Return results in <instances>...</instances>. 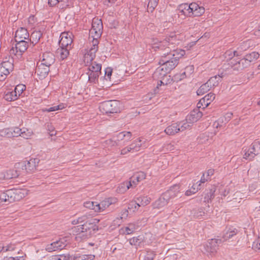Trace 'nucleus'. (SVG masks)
<instances>
[{"label": "nucleus", "mask_w": 260, "mask_h": 260, "mask_svg": "<svg viewBox=\"0 0 260 260\" xmlns=\"http://www.w3.org/2000/svg\"><path fill=\"white\" fill-rule=\"evenodd\" d=\"M103 23L101 19L94 18L92 20V27L89 31L90 38H92L91 46L86 49L85 53V61L89 62L95 57L98 50L99 39L100 38L103 31Z\"/></svg>", "instance_id": "obj_1"}, {"label": "nucleus", "mask_w": 260, "mask_h": 260, "mask_svg": "<svg viewBox=\"0 0 260 260\" xmlns=\"http://www.w3.org/2000/svg\"><path fill=\"white\" fill-rule=\"evenodd\" d=\"M184 37L181 34L171 32L168 34L162 41H159L157 39H152L151 46L154 51L158 50H172L176 45H178L182 41Z\"/></svg>", "instance_id": "obj_2"}, {"label": "nucleus", "mask_w": 260, "mask_h": 260, "mask_svg": "<svg viewBox=\"0 0 260 260\" xmlns=\"http://www.w3.org/2000/svg\"><path fill=\"white\" fill-rule=\"evenodd\" d=\"M98 230V226L95 223L89 221L73 228V232L77 236L76 238H80L83 240L90 238Z\"/></svg>", "instance_id": "obj_3"}, {"label": "nucleus", "mask_w": 260, "mask_h": 260, "mask_svg": "<svg viewBox=\"0 0 260 260\" xmlns=\"http://www.w3.org/2000/svg\"><path fill=\"white\" fill-rule=\"evenodd\" d=\"M27 194V190L25 189H9L0 194V203L9 204L15 201H19Z\"/></svg>", "instance_id": "obj_4"}, {"label": "nucleus", "mask_w": 260, "mask_h": 260, "mask_svg": "<svg viewBox=\"0 0 260 260\" xmlns=\"http://www.w3.org/2000/svg\"><path fill=\"white\" fill-rule=\"evenodd\" d=\"M179 192L177 186L173 187L164 193L152 204L153 208L159 209L166 206L169 200L177 196Z\"/></svg>", "instance_id": "obj_5"}, {"label": "nucleus", "mask_w": 260, "mask_h": 260, "mask_svg": "<svg viewBox=\"0 0 260 260\" xmlns=\"http://www.w3.org/2000/svg\"><path fill=\"white\" fill-rule=\"evenodd\" d=\"M93 58L89 62L85 61V55L84 56V62L86 66H88V71L87 74L88 76V81L90 83H95L98 81V78L101 74L102 65L96 62H92Z\"/></svg>", "instance_id": "obj_6"}, {"label": "nucleus", "mask_w": 260, "mask_h": 260, "mask_svg": "<svg viewBox=\"0 0 260 260\" xmlns=\"http://www.w3.org/2000/svg\"><path fill=\"white\" fill-rule=\"evenodd\" d=\"M100 109L106 114L117 113L120 111V103L116 100L105 101L101 103Z\"/></svg>", "instance_id": "obj_7"}, {"label": "nucleus", "mask_w": 260, "mask_h": 260, "mask_svg": "<svg viewBox=\"0 0 260 260\" xmlns=\"http://www.w3.org/2000/svg\"><path fill=\"white\" fill-rule=\"evenodd\" d=\"M179 59H174L170 61L160 64L161 68H158L153 74L154 78H161L166 76L168 72L173 70L178 63Z\"/></svg>", "instance_id": "obj_8"}, {"label": "nucleus", "mask_w": 260, "mask_h": 260, "mask_svg": "<svg viewBox=\"0 0 260 260\" xmlns=\"http://www.w3.org/2000/svg\"><path fill=\"white\" fill-rule=\"evenodd\" d=\"M167 50V53H165L161 56L159 60V63L160 64H164L165 62L170 61L174 59H179L183 56L185 54V51L182 49H173V50Z\"/></svg>", "instance_id": "obj_9"}, {"label": "nucleus", "mask_w": 260, "mask_h": 260, "mask_svg": "<svg viewBox=\"0 0 260 260\" xmlns=\"http://www.w3.org/2000/svg\"><path fill=\"white\" fill-rule=\"evenodd\" d=\"M146 175L143 172H139L133 176L129 181L121 184L119 188L120 191H125L131 187L135 186L137 184L145 178Z\"/></svg>", "instance_id": "obj_10"}, {"label": "nucleus", "mask_w": 260, "mask_h": 260, "mask_svg": "<svg viewBox=\"0 0 260 260\" xmlns=\"http://www.w3.org/2000/svg\"><path fill=\"white\" fill-rule=\"evenodd\" d=\"M260 153V142L254 141L247 150H245L243 158L246 159H252L255 156Z\"/></svg>", "instance_id": "obj_11"}, {"label": "nucleus", "mask_w": 260, "mask_h": 260, "mask_svg": "<svg viewBox=\"0 0 260 260\" xmlns=\"http://www.w3.org/2000/svg\"><path fill=\"white\" fill-rule=\"evenodd\" d=\"M71 36L72 34L70 32H62L60 36L59 46L71 49L73 47V40Z\"/></svg>", "instance_id": "obj_12"}, {"label": "nucleus", "mask_w": 260, "mask_h": 260, "mask_svg": "<svg viewBox=\"0 0 260 260\" xmlns=\"http://www.w3.org/2000/svg\"><path fill=\"white\" fill-rule=\"evenodd\" d=\"M13 69V64L10 61H4L0 64V81L5 80Z\"/></svg>", "instance_id": "obj_13"}, {"label": "nucleus", "mask_w": 260, "mask_h": 260, "mask_svg": "<svg viewBox=\"0 0 260 260\" xmlns=\"http://www.w3.org/2000/svg\"><path fill=\"white\" fill-rule=\"evenodd\" d=\"M67 245L65 238H60L59 240L49 244L46 247V249L49 252H52L58 250L63 249Z\"/></svg>", "instance_id": "obj_14"}, {"label": "nucleus", "mask_w": 260, "mask_h": 260, "mask_svg": "<svg viewBox=\"0 0 260 260\" xmlns=\"http://www.w3.org/2000/svg\"><path fill=\"white\" fill-rule=\"evenodd\" d=\"M215 98V95L214 93L210 92L207 94L200 100L197 104V107L199 109L206 108L214 100Z\"/></svg>", "instance_id": "obj_15"}, {"label": "nucleus", "mask_w": 260, "mask_h": 260, "mask_svg": "<svg viewBox=\"0 0 260 260\" xmlns=\"http://www.w3.org/2000/svg\"><path fill=\"white\" fill-rule=\"evenodd\" d=\"M188 8L190 9L189 13H190V16H200L205 12L204 8L202 6H200L196 3L190 4V7H188Z\"/></svg>", "instance_id": "obj_16"}, {"label": "nucleus", "mask_w": 260, "mask_h": 260, "mask_svg": "<svg viewBox=\"0 0 260 260\" xmlns=\"http://www.w3.org/2000/svg\"><path fill=\"white\" fill-rule=\"evenodd\" d=\"M117 202V199L116 198H109L106 199L100 203H98V208H99L98 212H101L104 211L111 205L114 204Z\"/></svg>", "instance_id": "obj_17"}, {"label": "nucleus", "mask_w": 260, "mask_h": 260, "mask_svg": "<svg viewBox=\"0 0 260 260\" xmlns=\"http://www.w3.org/2000/svg\"><path fill=\"white\" fill-rule=\"evenodd\" d=\"M55 61V56L54 54L50 52H45L42 55V59L41 60V63L45 65L50 67Z\"/></svg>", "instance_id": "obj_18"}, {"label": "nucleus", "mask_w": 260, "mask_h": 260, "mask_svg": "<svg viewBox=\"0 0 260 260\" xmlns=\"http://www.w3.org/2000/svg\"><path fill=\"white\" fill-rule=\"evenodd\" d=\"M15 40L29 41V34L27 30L24 27L18 28L15 33Z\"/></svg>", "instance_id": "obj_19"}, {"label": "nucleus", "mask_w": 260, "mask_h": 260, "mask_svg": "<svg viewBox=\"0 0 260 260\" xmlns=\"http://www.w3.org/2000/svg\"><path fill=\"white\" fill-rule=\"evenodd\" d=\"M40 160L38 158H31L25 164V169L28 173H32L36 169Z\"/></svg>", "instance_id": "obj_20"}, {"label": "nucleus", "mask_w": 260, "mask_h": 260, "mask_svg": "<svg viewBox=\"0 0 260 260\" xmlns=\"http://www.w3.org/2000/svg\"><path fill=\"white\" fill-rule=\"evenodd\" d=\"M250 62L246 60V58H244L238 60L236 64H234L233 62H231V68L234 70H241L244 68H246L250 66Z\"/></svg>", "instance_id": "obj_21"}, {"label": "nucleus", "mask_w": 260, "mask_h": 260, "mask_svg": "<svg viewBox=\"0 0 260 260\" xmlns=\"http://www.w3.org/2000/svg\"><path fill=\"white\" fill-rule=\"evenodd\" d=\"M202 116V113L199 111V109H196L191 111L186 118L188 122L193 123L197 121Z\"/></svg>", "instance_id": "obj_22"}, {"label": "nucleus", "mask_w": 260, "mask_h": 260, "mask_svg": "<svg viewBox=\"0 0 260 260\" xmlns=\"http://www.w3.org/2000/svg\"><path fill=\"white\" fill-rule=\"evenodd\" d=\"M49 72V67L45 66L42 63L38 66L36 69V73L40 77V78H45Z\"/></svg>", "instance_id": "obj_23"}, {"label": "nucleus", "mask_w": 260, "mask_h": 260, "mask_svg": "<svg viewBox=\"0 0 260 260\" xmlns=\"http://www.w3.org/2000/svg\"><path fill=\"white\" fill-rule=\"evenodd\" d=\"M224 76L223 73H221L220 75H215L213 77H211L207 82L211 89L214 88L217 86L219 82L221 81V79Z\"/></svg>", "instance_id": "obj_24"}, {"label": "nucleus", "mask_w": 260, "mask_h": 260, "mask_svg": "<svg viewBox=\"0 0 260 260\" xmlns=\"http://www.w3.org/2000/svg\"><path fill=\"white\" fill-rule=\"evenodd\" d=\"M138 229V226L134 223H130L127 226L122 228L120 229V233L121 234L130 235L133 234Z\"/></svg>", "instance_id": "obj_25"}, {"label": "nucleus", "mask_w": 260, "mask_h": 260, "mask_svg": "<svg viewBox=\"0 0 260 260\" xmlns=\"http://www.w3.org/2000/svg\"><path fill=\"white\" fill-rule=\"evenodd\" d=\"M17 42L15 45L16 52L19 51L20 53L24 52L28 48L29 41L25 40H15Z\"/></svg>", "instance_id": "obj_26"}, {"label": "nucleus", "mask_w": 260, "mask_h": 260, "mask_svg": "<svg viewBox=\"0 0 260 260\" xmlns=\"http://www.w3.org/2000/svg\"><path fill=\"white\" fill-rule=\"evenodd\" d=\"M179 124L178 123H174L168 126L164 132L167 135L172 136L180 132Z\"/></svg>", "instance_id": "obj_27"}, {"label": "nucleus", "mask_w": 260, "mask_h": 260, "mask_svg": "<svg viewBox=\"0 0 260 260\" xmlns=\"http://www.w3.org/2000/svg\"><path fill=\"white\" fill-rule=\"evenodd\" d=\"M71 49L64 47H59L56 50L57 56L61 60H63L68 57L69 55V51Z\"/></svg>", "instance_id": "obj_28"}, {"label": "nucleus", "mask_w": 260, "mask_h": 260, "mask_svg": "<svg viewBox=\"0 0 260 260\" xmlns=\"http://www.w3.org/2000/svg\"><path fill=\"white\" fill-rule=\"evenodd\" d=\"M217 247V240L216 239H211L207 245V251L213 253L216 252Z\"/></svg>", "instance_id": "obj_29"}, {"label": "nucleus", "mask_w": 260, "mask_h": 260, "mask_svg": "<svg viewBox=\"0 0 260 260\" xmlns=\"http://www.w3.org/2000/svg\"><path fill=\"white\" fill-rule=\"evenodd\" d=\"M16 91H8L5 92L4 98L8 102H11L16 100L18 95L16 94Z\"/></svg>", "instance_id": "obj_30"}, {"label": "nucleus", "mask_w": 260, "mask_h": 260, "mask_svg": "<svg viewBox=\"0 0 260 260\" xmlns=\"http://www.w3.org/2000/svg\"><path fill=\"white\" fill-rule=\"evenodd\" d=\"M117 141L125 140L128 141L131 140L132 138V133L129 132H122L118 133L116 135Z\"/></svg>", "instance_id": "obj_31"}, {"label": "nucleus", "mask_w": 260, "mask_h": 260, "mask_svg": "<svg viewBox=\"0 0 260 260\" xmlns=\"http://www.w3.org/2000/svg\"><path fill=\"white\" fill-rule=\"evenodd\" d=\"M41 36L42 34L40 31H34L29 37L28 41L31 42L34 44H35L39 42Z\"/></svg>", "instance_id": "obj_32"}, {"label": "nucleus", "mask_w": 260, "mask_h": 260, "mask_svg": "<svg viewBox=\"0 0 260 260\" xmlns=\"http://www.w3.org/2000/svg\"><path fill=\"white\" fill-rule=\"evenodd\" d=\"M224 58L226 59L227 61L232 60L235 56H239L241 55V53H238L237 51H233L232 50H229L226 51L224 54Z\"/></svg>", "instance_id": "obj_33"}, {"label": "nucleus", "mask_w": 260, "mask_h": 260, "mask_svg": "<svg viewBox=\"0 0 260 260\" xmlns=\"http://www.w3.org/2000/svg\"><path fill=\"white\" fill-rule=\"evenodd\" d=\"M238 233V230L236 228H230L223 236L225 240H229L234 236H236Z\"/></svg>", "instance_id": "obj_34"}, {"label": "nucleus", "mask_w": 260, "mask_h": 260, "mask_svg": "<svg viewBox=\"0 0 260 260\" xmlns=\"http://www.w3.org/2000/svg\"><path fill=\"white\" fill-rule=\"evenodd\" d=\"M129 146L131 148H133L132 152L139 151L140 147H142V140L140 139H136L129 145Z\"/></svg>", "instance_id": "obj_35"}, {"label": "nucleus", "mask_w": 260, "mask_h": 260, "mask_svg": "<svg viewBox=\"0 0 260 260\" xmlns=\"http://www.w3.org/2000/svg\"><path fill=\"white\" fill-rule=\"evenodd\" d=\"M84 206L89 209L94 210L95 212H98L99 208H98V203L93 201H86L84 203Z\"/></svg>", "instance_id": "obj_36"}, {"label": "nucleus", "mask_w": 260, "mask_h": 260, "mask_svg": "<svg viewBox=\"0 0 260 260\" xmlns=\"http://www.w3.org/2000/svg\"><path fill=\"white\" fill-rule=\"evenodd\" d=\"M211 89H212L210 87L209 85L207 84V83L206 82L202 84L197 90V93L198 95H203Z\"/></svg>", "instance_id": "obj_37"}, {"label": "nucleus", "mask_w": 260, "mask_h": 260, "mask_svg": "<svg viewBox=\"0 0 260 260\" xmlns=\"http://www.w3.org/2000/svg\"><path fill=\"white\" fill-rule=\"evenodd\" d=\"M259 54L257 52H252L250 53L247 54L245 56L246 60H248L250 63L255 61L258 58Z\"/></svg>", "instance_id": "obj_38"}, {"label": "nucleus", "mask_w": 260, "mask_h": 260, "mask_svg": "<svg viewBox=\"0 0 260 260\" xmlns=\"http://www.w3.org/2000/svg\"><path fill=\"white\" fill-rule=\"evenodd\" d=\"M151 199L147 197H140L137 199V202L140 205V206H145L150 203Z\"/></svg>", "instance_id": "obj_39"}, {"label": "nucleus", "mask_w": 260, "mask_h": 260, "mask_svg": "<svg viewBox=\"0 0 260 260\" xmlns=\"http://www.w3.org/2000/svg\"><path fill=\"white\" fill-rule=\"evenodd\" d=\"M2 245L3 252H12L14 251L16 248V245L12 243L3 244Z\"/></svg>", "instance_id": "obj_40"}, {"label": "nucleus", "mask_w": 260, "mask_h": 260, "mask_svg": "<svg viewBox=\"0 0 260 260\" xmlns=\"http://www.w3.org/2000/svg\"><path fill=\"white\" fill-rule=\"evenodd\" d=\"M143 241V237L141 236L135 237L129 239V244L132 245H139Z\"/></svg>", "instance_id": "obj_41"}, {"label": "nucleus", "mask_w": 260, "mask_h": 260, "mask_svg": "<svg viewBox=\"0 0 260 260\" xmlns=\"http://www.w3.org/2000/svg\"><path fill=\"white\" fill-rule=\"evenodd\" d=\"M59 3H61L62 7L69 5L68 0H49L48 4L51 6H55Z\"/></svg>", "instance_id": "obj_42"}, {"label": "nucleus", "mask_w": 260, "mask_h": 260, "mask_svg": "<svg viewBox=\"0 0 260 260\" xmlns=\"http://www.w3.org/2000/svg\"><path fill=\"white\" fill-rule=\"evenodd\" d=\"M158 0H150L147 5L148 11L152 12L158 4Z\"/></svg>", "instance_id": "obj_43"}, {"label": "nucleus", "mask_w": 260, "mask_h": 260, "mask_svg": "<svg viewBox=\"0 0 260 260\" xmlns=\"http://www.w3.org/2000/svg\"><path fill=\"white\" fill-rule=\"evenodd\" d=\"M140 207V205L138 203L137 201L131 202L128 205V209L131 211L135 212L138 210L139 207Z\"/></svg>", "instance_id": "obj_44"}, {"label": "nucleus", "mask_w": 260, "mask_h": 260, "mask_svg": "<svg viewBox=\"0 0 260 260\" xmlns=\"http://www.w3.org/2000/svg\"><path fill=\"white\" fill-rule=\"evenodd\" d=\"M178 124H179L180 132H182L186 129L189 128L191 126V124L192 123H190L189 122H188L186 118L185 121L179 122L178 123Z\"/></svg>", "instance_id": "obj_45"}, {"label": "nucleus", "mask_w": 260, "mask_h": 260, "mask_svg": "<svg viewBox=\"0 0 260 260\" xmlns=\"http://www.w3.org/2000/svg\"><path fill=\"white\" fill-rule=\"evenodd\" d=\"M94 258V255L92 254H82L76 256V260H93Z\"/></svg>", "instance_id": "obj_46"}, {"label": "nucleus", "mask_w": 260, "mask_h": 260, "mask_svg": "<svg viewBox=\"0 0 260 260\" xmlns=\"http://www.w3.org/2000/svg\"><path fill=\"white\" fill-rule=\"evenodd\" d=\"M64 107L63 105V104H60L57 106H53L51 107H50L49 108H45L43 109V112H50L53 111H55L58 110H61L63 109Z\"/></svg>", "instance_id": "obj_47"}, {"label": "nucleus", "mask_w": 260, "mask_h": 260, "mask_svg": "<svg viewBox=\"0 0 260 260\" xmlns=\"http://www.w3.org/2000/svg\"><path fill=\"white\" fill-rule=\"evenodd\" d=\"M188 7H190V4H184L180 5V8L181 9V11L184 15L190 16V13H189L190 9Z\"/></svg>", "instance_id": "obj_48"}, {"label": "nucleus", "mask_w": 260, "mask_h": 260, "mask_svg": "<svg viewBox=\"0 0 260 260\" xmlns=\"http://www.w3.org/2000/svg\"><path fill=\"white\" fill-rule=\"evenodd\" d=\"M26 89V86L24 84H18L17 85L14 91H16V94L18 95V97L21 95L24 90Z\"/></svg>", "instance_id": "obj_49"}, {"label": "nucleus", "mask_w": 260, "mask_h": 260, "mask_svg": "<svg viewBox=\"0 0 260 260\" xmlns=\"http://www.w3.org/2000/svg\"><path fill=\"white\" fill-rule=\"evenodd\" d=\"M155 255V253L153 251H147L144 256V260H154Z\"/></svg>", "instance_id": "obj_50"}, {"label": "nucleus", "mask_w": 260, "mask_h": 260, "mask_svg": "<svg viewBox=\"0 0 260 260\" xmlns=\"http://www.w3.org/2000/svg\"><path fill=\"white\" fill-rule=\"evenodd\" d=\"M198 140L199 143H206L209 140V136L205 134H201L198 138Z\"/></svg>", "instance_id": "obj_51"}, {"label": "nucleus", "mask_w": 260, "mask_h": 260, "mask_svg": "<svg viewBox=\"0 0 260 260\" xmlns=\"http://www.w3.org/2000/svg\"><path fill=\"white\" fill-rule=\"evenodd\" d=\"M225 124L224 123L223 118H219L213 123V127L216 129L220 128L224 126Z\"/></svg>", "instance_id": "obj_52"}, {"label": "nucleus", "mask_w": 260, "mask_h": 260, "mask_svg": "<svg viewBox=\"0 0 260 260\" xmlns=\"http://www.w3.org/2000/svg\"><path fill=\"white\" fill-rule=\"evenodd\" d=\"M0 135L2 137H12L11 129L5 128L0 131Z\"/></svg>", "instance_id": "obj_53"}, {"label": "nucleus", "mask_w": 260, "mask_h": 260, "mask_svg": "<svg viewBox=\"0 0 260 260\" xmlns=\"http://www.w3.org/2000/svg\"><path fill=\"white\" fill-rule=\"evenodd\" d=\"M252 248L255 250L260 251V238L258 237L256 239L252 244Z\"/></svg>", "instance_id": "obj_54"}, {"label": "nucleus", "mask_w": 260, "mask_h": 260, "mask_svg": "<svg viewBox=\"0 0 260 260\" xmlns=\"http://www.w3.org/2000/svg\"><path fill=\"white\" fill-rule=\"evenodd\" d=\"M21 132H22V129L18 128V127H15L14 129H13V131H12L11 130V133H12V137H18V136H20V135L21 134Z\"/></svg>", "instance_id": "obj_55"}, {"label": "nucleus", "mask_w": 260, "mask_h": 260, "mask_svg": "<svg viewBox=\"0 0 260 260\" xmlns=\"http://www.w3.org/2000/svg\"><path fill=\"white\" fill-rule=\"evenodd\" d=\"M128 215V211L126 209H124L122 211L121 213V216L119 218H117L114 221H116L117 220H120L123 219H126Z\"/></svg>", "instance_id": "obj_56"}, {"label": "nucleus", "mask_w": 260, "mask_h": 260, "mask_svg": "<svg viewBox=\"0 0 260 260\" xmlns=\"http://www.w3.org/2000/svg\"><path fill=\"white\" fill-rule=\"evenodd\" d=\"M233 116V113L231 112H228L225 114V115L223 117H221L220 118H223V121L224 124H226L228 121H229Z\"/></svg>", "instance_id": "obj_57"}, {"label": "nucleus", "mask_w": 260, "mask_h": 260, "mask_svg": "<svg viewBox=\"0 0 260 260\" xmlns=\"http://www.w3.org/2000/svg\"><path fill=\"white\" fill-rule=\"evenodd\" d=\"M31 135L32 133L29 132L28 130L27 129L26 132H22L20 136L24 139H28L31 136Z\"/></svg>", "instance_id": "obj_58"}, {"label": "nucleus", "mask_w": 260, "mask_h": 260, "mask_svg": "<svg viewBox=\"0 0 260 260\" xmlns=\"http://www.w3.org/2000/svg\"><path fill=\"white\" fill-rule=\"evenodd\" d=\"M192 188V192L193 193H196L199 190L201 189V185L198 182L196 183L193 184L191 187Z\"/></svg>", "instance_id": "obj_59"}, {"label": "nucleus", "mask_w": 260, "mask_h": 260, "mask_svg": "<svg viewBox=\"0 0 260 260\" xmlns=\"http://www.w3.org/2000/svg\"><path fill=\"white\" fill-rule=\"evenodd\" d=\"M133 148H131L129 145L126 147L124 148L121 150L120 154L121 155H124L127 154L129 152H132Z\"/></svg>", "instance_id": "obj_60"}, {"label": "nucleus", "mask_w": 260, "mask_h": 260, "mask_svg": "<svg viewBox=\"0 0 260 260\" xmlns=\"http://www.w3.org/2000/svg\"><path fill=\"white\" fill-rule=\"evenodd\" d=\"M214 191H212V190H211L209 194L208 193V194L205 197V202L207 201L209 202V200H211V199L214 197Z\"/></svg>", "instance_id": "obj_61"}, {"label": "nucleus", "mask_w": 260, "mask_h": 260, "mask_svg": "<svg viewBox=\"0 0 260 260\" xmlns=\"http://www.w3.org/2000/svg\"><path fill=\"white\" fill-rule=\"evenodd\" d=\"M193 66H189L185 68V70L186 71L187 75L191 74L193 72Z\"/></svg>", "instance_id": "obj_62"}, {"label": "nucleus", "mask_w": 260, "mask_h": 260, "mask_svg": "<svg viewBox=\"0 0 260 260\" xmlns=\"http://www.w3.org/2000/svg\"><path fill=\"white\" fill-rule=\"evenodd\" d=\"M48 131H50V135L53 136L56 135V131L53 129V127L51 125H48L47 126Z\"/></svg>", "instance_id": "obj_63"}, {"label": "nucleus", "mask_w": 260, "mask_h": 260, "mask_svg": "<svg viewBox=\"0 0 260 260\" xmlns=\"http://www.w3.org/2000/svg\"><path fill=\"white\" fill-rule=\"evenodd\" d=\"M112 69L110 68H107L105 70V75L108 78H110L112 75Z\"/></svg>", "instance_id": "obj_64"}]
</instances>
